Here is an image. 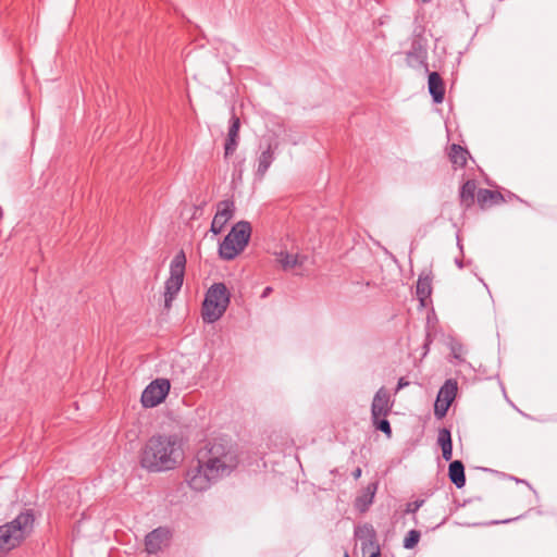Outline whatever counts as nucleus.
Segmentation results:
<instances>
[{"label":"nucleus","instance_id":"13","mask_svg":"<svg viewBox=\"0 0 557 557\" xmlns=\"http://www.w3.org/2000/svg\"><path fill=\"white\" fill-rule=\"evenodd\" d=\"M377 491V482L369 483L361 494L355 500V507L360 512H366L372 505L375 493Z\"/></svg>","mask_w":557,"mask_h":557},{"label":"nucleus","instance_id":"28","mask_svg":"<svg viewBox=\"0 0 557 557\" xmlns=\"http://www.w3.org/2000/svg\"><path fill=\"white\" fill-rule=\"evenodd\" d=\"M424 504V499H417L408 503L406 507V513H416Z\"/></svg>","mask_w":557,"mask_h":557},{"label":"nucleus","instance_id":"32","mask_svg":"<svg viewBox=\"0 0 557 557\" xmlns=\"http://www.w3.org/2000/svg\"><path fill=\"white\" fill-rule=\"evenodd\" d=\"M271 287H267L263 292V297L268 296L271 293Z\"/></svg>","mask_w":557,"mask_h":557},{"label":"nucleus","instance_id":"12","mask_svg":"<svg viewBox=\"0 0 557 557\" xmlns=\"http://www.w3.org/2000/svg\"><path fill=\"white\" fill-rule=\"evenodd\" d=\"M239 127H240L239 117L236 116L235 114H233L231 117V124L228 127L227 139H226V143L224 146L225 158L233 154L234 151L236 150V147L238 144Z\"/></svg>","mask_w":557,"mask_h":557},{"label":"nucleus","instance_id":"20","mask_svg":"<svg viewBox=\"0 0 557 557\" xmlns=\"http://www.w3.org/2000/svg\"><path fill=\"white\" fill-rule=\"evenodd\" d=\"M476 199H478L479 205L482 208H484L486 206H491V205L499 202L503 199V197L497 191H493L491 189L483 188V189H479V191L476 193Z\"/></svg>","mask_w":557,"mask_h":557},{"label":"nucleus","instance_id":"14","mask_svg":"<svg viewBox=\"0 0 557 557\" xmlns=\"http://www.w3.org/2000/svg\"><path fill=\"white\" fill-rule=\"evenodd\" d=\"M277 149V144L275 145H268L267 149H264L259 158H258V168L256 174L262 178L269 168L271 166L272 162L275 159V151Z\"/></svg>","mask_w":557,"mask_h":557},{"label":"nucleus","instance_id":"22","mask_svg":"<svg viewBox=\"0 0 557 557\" xmlns=\"http://www.w3.org/2000/svg\"><path fill=\"white\" fill-rule=\"evenodd\" d=\"M458 384L456 380H447L440 388L437 396L451 404L457 395Z\"/></svg>","mask_w":557,"mask_h":557},{"label":"nucleus","instance_id":"16","mask_svg":"<svg viewBox=\"0 0 557 557\" xmlns=\"http://www.w3.org/2000/svg\"><path fill=\"white\" fill-rule=\"evenodd\" d=\"M448 476L450 481L458 487L461 488L466 484L465 467L460 460H455L449 463Z\"/></svg>","mask_w":557,"mask_h":557},{"label":"nucleus","instance_id":"8","mask_svg":"<svg viewBox=\"0 0 557 557\" xmlns=\"http://www.w3.org/2000/svg\"><path fill=\"white\" fill-rule=\"evenodd\" d=\"M170 381L168 379H157L152 381L141 394V405L145 408H153L160 405L170 392Z\"/></svg>","mask_w":557,"mask_h":557},{"label":"nucleus","instance_id":"6","mask_svg":"<svg viewBox=\"0 0 557 557\" xmlns=\"http://www.w3.org/2000/svg\"><path fill=\"white\" fill-rule=\"evenodd\" d=\"M186 257L184 251L177 252L170 264V276L164 283V307L170 309L172 301L180 293L185 274Z\"/></svg>","mask_w":557,"mask_h":557},{"label":"nucleus","instance_id":"33","mask_svg":"<svg viewBox=\"0 0 557 557\" xmlns=\"http://www.w3.org/2000/svg\"><path fill=\"white\" fill-rule=\"evenodd\" d=\"M369 557H380L379 548L374 553H372Z\"/></svg>","mask_w":557,"mask_h":557},{"label":"nucleus","instance_id":"21","mask_svg":"<svg viewBox=\"0 0 557 557\" xmlns=\"http://www.w3.org/2000/svg\"><path fill=\"white\" fill-rule=\"evenodd\" d=\"M277 261L283 270L288 271L301 265L304 263V258L298 255L281 252L277 257Z\"/></svg>","mask_w":557,"mask_h":557},{"label":"nucleus","instance_id":"11","mask_svg":"<svg viewBox=\"0 0 557 557\" xmlns=\"http://www.w3.org/2000/svg\"><path fill=\"white\" fill-rule=\"evenodd\" d=\"M392 409V404L389 399L388 392L381 387L374 395L372 405H371V417L372 421L376 422V420L381 417H386Z\"/></svg>","mask_w":557,"mask_h":557},{"label":"nucleus","instance_id":"30","mask_svg":"<svg viewBox=\"0 0 557 557\" xmlns=\"http://www.w3.org/2000/svg\"><path fill=\"white\" fill-rule=\"evenodd\" d=\"M409 385V382L405 377H400L397 383L396 392Z\"/></svg>","mask_w":557,"mask_h":557},{"label":"nucleus","instance_id":"24","mask_svg":"<svg viewBox=\"0 0 557 557\" xmlns=\"http://www.w3.org/2000/svg\"><path fill=\"white\" fill-rule=\"evenodd\" d=\"M451 404H448V401H445L441 397L437 396L435 404H434V414L437 419H442L446 416L449 407Z\"/></svg>","mask_w":557,"mask_h":557},{"label":"nucleus","instance_id":"26","mask_svg":"<svg viewBox=\"0 0 557 557\" xmlns=\"http://www.w3.org/2000/svg\"><path fill=\"white\" fill-rule=\"evenodd\" d=\"M356 535L360 539L369 537L370 542L375 539V531L372 525H364L356 531Z\"/></svg>","mask_w":557,"mask_h":557},{"label":"nucleus","instance_id":"19","mask_svg":"<svg viewBox=\"0 0 557 557\" xmlns=\"http://www.w3.org/2000/svg\"><path fill=\"white\" fill-rule=\"evenodd\" d=\"M476 191V185L473 181H467L460 189V202L466 208L471 207L474 203V197Z\"/></svg>","mask_w":557,"mask_h":557},{"label":"nucleus","instance_id":"2","mask_svg":"<svg viewBox=\"0 0 557 557\" xmlns=\"http://www.w3.org/2000/svg\"><path fill=\"white\" fill-rule=\"evenodd\" d=\"M35 516L27 509L0 525V557L20 546L33 532Z\"/></svg>","mask_w":557,"mask_h":557},{"label":"nucleus","instance_id":"7","mask_svg":"<svg viewBox=\"0 0 557 557\" xmlns=\"http://www.w3.org/2000/svg\"><path fill=\"white\" fill-rule=\"evenodd\" d=\"M218 479L209 468L203 459L197 454L196 460L191 461L185 473V482L196 492L207 491Z\"/></svg>","mask_w":557,"mask_h":557},{"label":"nucleus","instance_id":"23","mask_svg":"<svg viewBox=\"0 0 557 557\" xmlns=\"http://www.w3.org/2000/svg\"><path fill=\"white\" fill-rule=\"evenodd\" d=\"M432 284L428 276H420L417 282V296L420 302L424 306L425 300L431 296Z\"/></svg>","mask_w":557,"mask_h":557},{"label":"nucleus","instance_id":"9","mask_svg":"<svg viewBox=\"0 0 557 557\" xmlns=\"http://www.w3.org/2000/svg\"><path fill=\"white\" fill-rule=\"evenodd\" d=\"M235 212V203L233 200L225 199L216 205V212L212 220L210 231L218 235L220 234L226 223L233 218Z\"/></svg>","mask_w":557,"mask_h":557},{"label":"nucleus","instance_id":"29","mask_svg":"<svg viewBox=\"0 0 557 557\" xmlns=\"http://www.w3.org/2000/svg\"><path fill=\"white\" fill-rule=\"evenodd\" d=\"M451 350H453V355L456 359L462 360V346L461 345L454 346Z\"/></svg>","mask_w":557,"mask_h":557},{"label":"nucleus","instance_id":"15","mask_svg":"<svg viewBox=\"0 0 557 557\" xmlns=\"http://www.w3.org/2000/svg\"><path fill=\"white\" fill-rule=\"evenodd\" d=\"M429 91L436 103L444 100L445 87L442 77L437 72H432L429 75Z\"/></svg>","mask_w":557,"mask_h":557},{"label":"nucleus","instance_id":"10","mask_svg":"<svg viewBox=\"0 0 557 557\" xmlns=\"http://www.w3.org/2000/svg\"><path fill=\"white\" fill-rule=\"evenodd\" d=\"M171 532L168 528H157L146 535L145 546L148 554H157L169 543Z\"/></svg>","mask_w":557,"mask_h":557},{"label":"nucleus","instance_id":"5","mask_svg":"<svg viewBox=\"0 0 557 557\" xmlns=\"http://www.w3.org/2000/svg\"><path fill=\"white\" fill-rule=\"evenodd\" d=\"M230 304V293L223 283L213 284L207 292L201 315L206 323H214L226 311Z\"/></svg>","mask_w":557,"mask_h":557},{"label":"nucleus","instance_id":"4","mask_svg":"<svg viewBox=\"0 0 557 557\" xmlns=\"http://www.w3.org/2000/svg\"><path fill=\"white\" fill-rule=\"evenodd\" d=\"M251 225L247 221L237 222L219 247V255L224 260L236 258L249 243Z\"/></svg>","mask_w":557,"mask_h":557},{"label":"nucleus","instance_id":"18","mask_svg":"<svg viewBox=\"0 0 557 557\" xmlns=\"http://www.w3.org/2000/svg\"><path fill=\"white\" fill-rule=\"evenodd\" d=\"M449 160L456 168H463L467 164L469 152L460 145L453 144L449 149Z\"/></svg>","mask_w":557,"mask_h":557},{"label":"nucleus","instance_id":"25","mask_svg":"<svg viewBox=\"0 0 557 557\" xmlns=\"http://www.w3.org/2000/svg\"><path fill=\"white\" fill-rule=\"evenodd\" d=\"M420 540V532L417 530H410L405 540H404V547L407 549L413 548Z\"/></svg>","mask_w":557,"mask_h":557},{"label":"nucleus","instance_id":"17","mask_svg":"<svg viewBox=\"0 0 557 557\" xmlns=\"http://www.w3.org/2000/svg\"><path fill=\"white\" fill-rule=\"evenodd\" d=\"M437 444L442 448L443 458L446 461H449L453 458V443L450 431L448 429L443 428L438 431Z\"/></svg>","mask_w":557,"mask_h":557},{"label":"nucleus","instance_id":"27","mask_svg":"<svg viewBox=\"0 0 557 557\" xmlns=\"http://www.w3.org/2000/svg\"><path fill=\"white\" fill-rule=\"evenodd\" d=\"M373 424L375 425V428L377 430L382 431L388 437H391V435H392V428H391V424H389L388 420H386V419H381L380 420V418H379L376 420V422H373Z\"/></svg>","mask_w":557,"mask_h":557},{"label":"nucleus","instance_id":"1","mask_svg":"<svg viewBox=\"0 0 557 557\" xmlns=\"http://www.w3.org/2000/svg\"><path fill=\"white\" fill-rule=\"evenodd\" d=\"M183 459V441L177 434H157L147 441L140 462L149 471L162 472L176 468Z\"/></svg>","mask_w":557,"mask_h":557},{"label":"nucleus","instance_id":"3","mask_svg":"<svg viewBox=\"0 0 557 557\" xmlns=\"http://www.w3.org/2000/svg\"><path fill=\"white\" fill-rule=\"evenodd\" d=\"M198 455L203 459L218 480L230 475L238 465V456L234 449L221 443H213Z\"/></svg>","mask_w":557,"mask_h":557},{"label":"nucleus","instance_id":"31","mask_svg":"<svg viewBox=\"0 0 557 557\" xmlns=\"http://www.w3.org/2000/svg\"><path fill=\"white\" fill-rule=\"evenodd\" d=\"M361 473H362V470L361 468H356L354 471H352V476L355 480H358L360 476H361Z\"/></svg>","mask_w":557,"mask_h":557},{"label":"nucleus","instance_id":"34","mask_svg":"<svg viewBox=\"0 0 557 557\" xmlns=\"http://www.w3.org/2000/svg\"><path fill=\"white\" fill-rule=\"evenodd\" d=\"M423 3L430 2L431 0H420Z\"/></svg>","mask_w":557,"mask_h":557}]
</instances>
